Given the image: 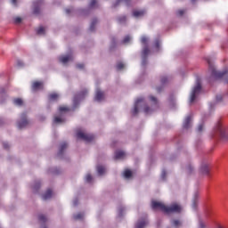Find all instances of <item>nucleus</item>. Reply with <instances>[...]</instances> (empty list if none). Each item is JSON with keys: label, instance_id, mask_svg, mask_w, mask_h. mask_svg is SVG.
Segmentation results:
<instances>
[{"label": "nucleus", "instance_id": "f257e3e1", "mask_svg": "<svg viewBox=\"0 0 228 228\" xmlns=\"http://www.w3.org/2000/svg\"><path fill=\"white\" fill-rule=\"evenodd\" d=\"M151 208L154 210L159 209L162 213H167V215H170V213H181V211H183V206L177 202L167 206L159 201H152Z\"/></svg>", "mask_w": 228, "mask_h": 228}, {"label": "nucleus", "instance_id": "f03ea898", "mask_svg": "<svg viewBox=\"0 0 228 228\" xmlns=\"http://www.w3.org/2000/svg\"><path fill=\"white\" fill-rule=\"evenodd\" d=\"M207 62L208 64V69L211 72V77H213L214 79H222V77H225V81L226 83H228L227 71H217L216 69H215L213 62H211V59L209 58H207Z\"/></svg>", "mask_w": 228, "mask_h": 228}, {"label": "nucleus", "instance_id": "7ed1b4c3", "mask_svg": "<svg viewBox=\"0 0 228 228\" xmlns=\"http://www.w3.org/2000/svg\"><path fill=\"white\" fill-rule=\"evenodd\" d=\"M216 134L220 136L223 142H228V128L222 124V121H218L214 128Z\"/></svg>", "mask_w": 228, "mask_h": 228}, {"label": "nucleus", "instance_id": "20e7f679", "mask_svg": "<svg viewBox=\"0 0 228 228\" xmlns=\"http://www.w3.org/2000/svg\"><path fill=\"white\" fill-rule=\"evenodd\" d=\"M201 90H202V86L200 85V79L197 78L196 86H194L191 94L190 102H195V100L197 99V95L200 94Z\"/></svg>", "mask_w": 228, "mask_h": 228}, {"label": "nucleus", "instance_id": "39448f33", "mask_svg": "<svg viewBox=\"0 0 228 228\" xmlns=\"http://www.w3.org/2000/svg\"><path fill=\"white\" fill-rule=\"evenodd\" d=\"M150 101L152 103V108L149 106H144L143 111L146 113V115H149L150 113H152V111L158 110L159 108V104L158 103V99L152 95L150 96Z\"/></svg>", "mask_w": 228, "mask_h": 228}, {"label": "nucleus", "instance_id": "423d86ee", "mask_svg": "<svg viewBox=\"0 0 228 228\" xmlns=\"http://www.w3.org/2000/svg\"><path fill=\"white\" fill-rule=\"evenodd\" d=\"M77 138L78 140H84V142H94L95 140V136L90 134H85L82 131L77 132Z\"/></svg>", "mask_w": 228, "mask_h": 228}, {"label": "nucleus", "instance_id": "0eeeda50", "mask_svg": "<svg viewBox=\"0 0 228 228\" xmlns=\"http://www.w3.org/2000/svg\"><path fill=\"white\" fill-rule=\"evenodd\" d=\"M144 102H145V100L143 98H139L136 100L134 110H132V115L134 117H135V115H138L140 106H143Z\"/></svg>", "mask_w": 228, "mask_h": 228}, {"label": "nucleus", "instance_id": "6e6552de", "mask_svg": "<svg viewBox=\"0 0 228 228\" xmlns=\"http://www.w3.org/2000/svg\"><path fill=\"white\" fill-rule=\"evenodd\" d=\"M27 117L28 116L26 115V113H22L20 115V121L18 122V127L20 129H24V127H26L28 124H29V121H28Z\"/></svg>", "mask_w": 228, "mask_h": 228}, {"label": "nucleus", "instance_id": "1a4fd4ad", "mask_svg": "<svg viewBox=\"0 0 228 228\" xmlns=\"http://www.w3.org/2000/svg\"><path fill=\"white\" fill-rule=\"evenodd\" d=\"M86 94H88L87 90H84L81 93H79L78 94H77L74 97L73 102L74 104H77V102H79V101H81V99H85V97L86 96Z\"/></svg>", "mask_w": 228, "mask_h": 228}, {"label": "nucleus", "instance_id": "9d476101", "mask_svg": "<svg viewBox=\"0 0 228 228\" xmlns=\"http://www.w3.org/2000/svg\"><path fill=\"white\" fill-rule=\"evenodd\" d=\"M94 101H97V102L104 101V92L101 91L100 89H97L94 96Z\"/></svg>", "mask_w": 228, "mask_h": 228}, {"label": "nucleus", "instance_id": "9b49d317", "mask_svg": "<svg viewBox=\"0 0 228 228\" xmlns=\"http://www.w3.org/2000/svg\"><path fill=\"white\" fill-rule=\"evenodd\" d=\"M42 88H44V83L40 82V81H35L32 84V90L34 92H37V90H42Z\"/></svg>", "mask_w": 228, "mask_h": 228}, {"label": "nucleus", "instance_id": "f8f14e48", "mask_svg": "<svg viewBox=\"0 0 228 228\" xmlns=\"http://www.w3.org/2000/svg\"><path fill=\"white\" fill-rule=\"evenodd\" d=\"M200 174L203 175H209V166L208 164H203L200 169Z\"/></svg>", "mask_w": 228, "mask_h": 228}, {"label": "nucleus", "instance_id": "ddd939ff", "mask_svg": "<svg viewBox=\"0 0 228 228\" xmlns=\"http://www.w3.org/2000/svg\"><path fill=\"white\" fill-rule=\"evenodd\" d=\"M146 11L145 10H134L133 11V17H135V19H138V17H143L145 15Z\"/></svg>", "mask_w": 228, "mask_h": 228}, {"label": "nucleus", "instance_id": "4468645a", "mask_svg": "<svg viewBox=\"0 0 228 228\" xmlns=\"http://www.w3.org/2000/svg\"><path fill=\"white\" fill-rule=\"evenodd\" d=\"M70 60H72L71 55H62V56L59 57V61L61 63H64V64L70 61Z\"/></svg>", "mask_w": 228, "mask_h": 228}, {"label": "nucleus", "instance_id": "2eb2a0df", "mask_svg": "<svg viewBox=\"0 0 228 228\" xmlns=\"http://www.w3.org/2000/svg\"><path fill=\"white\" fill-rule=\"evenodd\" d=\"M69 147V144L67 142H62L61 145H60V148H59V152H58V156H63V152H65V149H67Z\"/></svg>", "mask_w": 228, "mask_h": 228}, {"label": "nucleus", "instance_id": "dca6fc26", "mask_svg": "<svg viewBox=\"0 0 228 228\" xmlns=\"http://www.w3.org/2000/svg\"><path fill=\"white\" fill-rule=\"evenodd\" d=\"M40 4H42V1L37 0L36 2H34V13L35 15H38V13H40V8L38 6H40Z\"/></svg>", "mask_w": 228, "mask_h": 228}, {"label": "nucleus", "instance_id": "f3484780", "mask_svg": "<svg viewBox=\"0 0 228 228\" xmlns=\"http://www.w3.org/2000/svg\"><path fill=\"white\" fill-rule=\"evenodd\" d=\"M53 197V191L51 189H48L45 194H43L42 199L43 200H49Z\"/></svg>", "mask_w": 228, "mask_h": 228}, {"label": "nucleus", "instance_id": "a211bd4d", "mask_svg": "<svg viewBox=\"0 0 228 228\" xmlns=\"http://www.w3.org/2000/svg\"><path fill=\"white\" fill-rule=\"evenodd\" d=\"M190 124H191V116H187L183 122V129H189Z\"/></svg>", "mask_w": 228, "mask_h": 228}, {"label": "nucleus", "instance_id": "6ab92c4d", "mask_svg": "<svg viewBox=\"0 0 228 228\" xmlns=\"http://www.w3.org/2000/svg\"><path fill=\"white\" fill-rule=\"evenodd\" d=\"M126 157V152L124 151H116L115 152V159H123Z\"/></svg>", "mask_w": 228, "mask_h": 228}, {"label": "nucleus", "instance_id": "aec40b11", "mask_svg": "<svg viewBox=\"0 0 228 228\" xmlns=\"http://www.w3.org/2000/svg\"><path fill=\"white\" fill-rule=\"evenodd\" d=\"M147 224H149V222L147 220L143 219L142 221H139L136 224L135 228H143V227H145V225H147Z\"/></svg>", "mask_w": 228, "mask_h": 228}, {"label": "nucleus", "instance_id": "412c9836", "mask_svg": "<svg viewBox=\"0 0 228 228\" xmlns=\"http://www.w3.org/2000/svg\"><path fill=\"white\" fill-rule=\"evenodd\" d=\"M149 53H151V50H149V47H144L142 53V56L143 60H147V56H149Z\"/></svg>", "mask_w": 228, "mask_h": 228}, {"label": "nucleus", "instance_id": "4be33fe9", "mask_svg": "<svg viewBox=\"0 0 228 228\" xmlns=\"http://www.w3.org/2000/svg\"><path fill=\"white\" fill-rule=\"evenodd\" d=\"M13 104L15 106H22L24 104V101L21 98L13 99Z\"/></svg>", "mask_w": 228, "mask_h": 228}, {"label": "nucleus", "instance_id": "5701e85b", "mask_svg": "<svg viewBox=\"0 0 228 228\" xmlns=\"http://www.w3.org/2000/svg\"><path fill=\"white\" fill-rule=\"evenodd\" d=\"M36 31L37 35H45V28L42 26L37 28Z\"/></svg>", "mask_w": 228, "mask_h": 228}, {"label": "nucleus", "instance_id": "b1692460", "mask_svg": "<svg viewBox=\"0 0 228 228\" xmlns=\"http://www.w3.org/2000/svg\"><path fill=\"white\" fill-rule=\"evenodd\" d=\"M97 172L100 175H102V174H104L106 172V168L102 166H98Z\"/></svg>", "mask_w": 228, "mask_h": 228}, {"label": "nucleus", "instance_id": "393cba45", "mask_svg": "<svg viewBox=\"0 0 228 228\" xmlns=\"http://www.w3.org/2000/svg\"><path fill=\"white\" fill-rule=\"evenodd\" d=\"M133 176V172H131V170L126 169L124 172V177H126V179H129V177Z\"/></svg>", "mask_w": 228, "mask_h": 228}, {"label": "nucleus", "instance_id": "a878e982", "mask_svg": "<svg viewBox=\"0 0 228 228\" xmlns=\"http://www.w3.org/2000/svg\"><path fill=\"white\" fill-rule=\"evenodd\" d=\"M74 220H83L85 218V214L83 213H78L75 216H73Z\"/></svg>", "mask_w": 228, "mask_h": 228}, {"label": "nucleus", "instance_id": "bb28decb", "mask_svg": "<svg viewBox=\"0 0 228 228\" xmlns=\"http://www.w3.org/2000/svg\"><path fill=\"white\" fill-rule=\"evenodd\" d=\"M95 24H97V19L93 20L89 28L90 31H95Z\"/></svg>", "mask_w": 228, "mask_h": 228}, {"label": "nucleus", "instance_id": "cd10ccee", "mask_svg": "<svg viewBox=\"0 0 228 228\" xmlns=\"http://www.w3.org/2000/svg\"><path fill=\"white\" fill-rule=\"evenodd\" d=\"M172 224L174 225V227H176V228L181 227V225H183L181 221L177 219L173 220Z\"/></svg>", "mask_w": 228, "mask_h": 228}, {"label": "nucleus", "instance_id": "c85d7f7f", "mask_svg": "<svg viewBox=\"0 0 228 228\" xmlns=\"http://www.w3.org/2000/svg\"><path fill=\"white\" fill-rule=\"evenodd\" d=\"M59 95L56 93H53L49 94V101H56L58 99Z\"/></svg>", "mask_w": 228, "mask_h": 228}, {"label": "nucleus", "instance_id": "c756f323", "mask_svg": "<svg viewBox=\"0 0 228 228\" xmlns=\"http://www.w3.org/2000/svg\"><path fill=\"white\" fill-rule=\"evenodd\" d=\"M61 122H65V119H63L60 117H55L53 119L54 124H61Z\"/></svg>", "mask_w": 228, "mask_h": 228}, {"label": "nucleus", "instance_id": "7c9ffc66", "mask_svg": "<svg viewBox=\"0 0 228 228\" xmlns=\"http://www.w3.org/2000/svg\"><path fill=\"white\" fill-rule=\"evenodd\" d=\"M121 1L126 3V4H129V3H131V0H118L116 2V4H114V8H117V6H118V4H120Z\"/></svg>", "mask_w": 228, "mask_h": 228}, {"label": "nucleus", "instance_id": "2f4dec72", "mask_svg": "<svg viewBox=\"0 0 228 228\" xmlns=\"http://www.w3.org/2000/svg\"><path fill=\"white\" fill-rule=\"evenodd\" d=\"M38 220H39V222H42L43 224H45V222H47V217H45V216H44V215H40L38 216Z\"/></svg>", "mask_w": 228, "mask_h": 228}, {"label": "nucleus", "instance_id": "473e14b6", "mask_svg": "<svg viewBox=\"0 0 228 228\" xmlns=\"http://www.w3.org/2000/svg\"><path fill=\"white\" fill-rule=\"evenodd\" d=\"M126 20H127V18L126 16H120L118 18V21L119 22V24H123V22H126Z\"/></svg>", "mask_w": 228, "mask_h": 228}, {"label": "nucleus", "instance_id": "72a5a7b5", "mask_svg": "<svg viewBox=\"0 0 228 228\" xmlns=\"http://www.w3.org/2000/svg\"><path fill=\"white\" fill-rule=\"evenodd\" d=\"M122 42L124 44H129V42H131V37L130 36H126Z\"/></svg>", "mask_w": 228, "mask_h": 228}, {"label": "nucleus", "instance_id": "f704fd0d", "mask_svg": "<svg viewBox=\"0 0 228 228\" xmlns=\"http://www.w3.org/2000/svg\"><path fill=\"white\" fill-rule=\"evenodd\" d=\"M116 67H117L118 70H122V69H124V67H126V65H124L123 62H118Z\"/></svg>", "mask_w": 228, "mask_h": 228}, {"label": "nucleus", "instance_id": "c9c22d12", "mask_svg": "<svg viewBox=\"0 0 228 228\" xmlns=\"http://www.w3.org/2000/svg\"><path fill=\"white\" fill-rule=\"evenodd\" d=\"M185 170L187 174H191V172H193V168L191 167V165H188Z\"/></svg>", "mask_w": 228, "mask_h": 228}, {"label": "nucleus", "instance_id": "e433bc0d", "mask_svg": "<svg viewBox=\"0 0 228 228\" xmlns=\"http://www.w3.org/2000/svg\"><path fill=\"white\" fill-rule=\"evenodd\" d=\"M14 22L15 24H20L22 22V18L20 17L14 18Z\"/></svg>", "mask_w": 228, "mask_h": 228}, {"label": "nucleus", "instance_id": "4c0bfd02", "mask_svg": "<svg viewBox=\"0 0 228 228\" xmlns=\"http://www.w3.org/2000/svg\"><path fill=\"white\" fill-rule=\"evenodd\" d=\"M159 45H160V42H159V39H157L154 43V47L155 49H159Z\"/></svg>", "mask_w": 228, "mask_h": 228}, {"label": "nucleus", "instance_id": "58836bf2", "mask_svg": "<svg viewBox=\"0 0 228 228\" xmlns=\"http://www.w3.org/2000/svg\"><path fill=\"white\" fill-rule=\"evenodd\" d=\"M95 4H97V0H91L89 6L90 8H94Z\"/></svg>", "mask_w": 228, "mask_h": 228}, {"label": "nucleus", "instance_id": "ea45409f", "mask_svg": "<svg viewBox=\"0 0 228 228\" xmlns=\"http://www.w3.org/2000/svg\"><path fill=\"white\" fill-rule=\"evenodd\" d=\"M59 111L63 112V111H69V108L65 107V106H61L59 108Z\"/></svg>", "mask_w": 228, "mask_h": 228}, {"label": "nucleus", "instance_id": "a19ab883", "mask_svg": "<svg viewBox=\"0 0 228 228\" xmlns=\"http://www.w3.org/2000/svg\"><path fill=\"white\" fill-rule=\"evenodd\" d=\"M86 183H92V175H86Z\"/></svg>", "mask_w": 228, "mask_h": 228}, {"label": "nucleus", "instance_id": "79ce46f5", "mask_svg": "<svg viewBox=\"0 0 228 228\" xmlns=\"http://www.w3.org/2000/svg\"><path fill=\"white\" fill-rule=\"evenodd\" d=\"M141 42H142V44H143L144 45H147V42H148L147 37H142L141 38Z\"/></svg>", "mask_w": 228, "mask_h": 228}, {"label": "nucleus", "instance_id": "37998d69", "mask_svg": "<svg viewBox=\"0 0 228 228\" xmlns=\"http://www.w3.org/2000/svg\"><path fill=\"white\" fill-rule=\"evenodd\" d=\"M203 129H204V125L203 124L199 125V126H198V133H202Z\"/></svg>", "mask_w": 228, "mask_h": 228}, {"label": "nucleus", "instance_id": "c03bdc74", "mask_svg": "<svg viewBox=\"0 0 228 228\" xmlns=\"http://www.w3.org/2000/svg\"><path fill=\"white\" fill-rule=\"evenodd\" d=\"M199 228H206V223H205V222H202V221H200V223H199Z\"/></svg>", "mask_w": 228, "mask_h": 228}, {"label": "nucleus", "instance_id": "a18cd8bd", "mask_svg": "<svg viewBox=\"0 0 228 228\" xmlns=\"http://www.w3.org/2000/svg\"><path fill=\"white\" fill-rule=\"evenodd\" d=\"M167 81H168V78L167 77H161V83L162 85H165V83H167Z\"/></svg>", "mask_w": 228, "mask_h": 228}, {"label": "nucleus", "instance_id": "49530a36", "mask_svg": "<svg viewBox=\"0 0 228 228\" xmlns=\"http://www.w3.org/2000/svg\"><path fill=\"white\" fill-rule=\"evenodd\" d=\"M166 177H167V171L163 170V171H162V174H161V178H162L163 180H165Z\"/></svg>", "mask_w": 228, "mask_h": 228}, {"label": "nucleus", "instance_id": "de8ad7c7", "mask_svg": "<svg viewBox=\"0 0 228 228\" xmlns=\"http://www.w3.org/2000/svg\"><path fill=\"white\" fill-rule=\"evenodd\" d=\"M77 69H85V64H77Z\"/></svg>", "mask_w": 228, "mask_h": 228}, {"label": "nucleus", "instance_id": "09e8293b", "mask_svg": "<svg viewBox=\"0 0 228 228\" xmlns=\"http://www.w3.org/2000/svg\"><path fill=\"white\" fill-rule=\"evenodd\" d=\"M216 99L217 102H220V101H222V95H217Z\"/></svg>", "mask_w": 228, "mask_h": 228}, {"label": "nucleus", "instance_id": "8fccbe9b", "mask_svg": "<svg viewBox=\"0 0 228 228\" xmlns=\"http://www.w3.org/2000/svg\"><path fill=\"white\" fill-rule=\"evenodd\" d=\"M4 149H10V144L4 142Z\"/></svg>", "mask_w": 228, "mask_h": 228}, {"label": "nucleus", "instance_id": "3c124183", "mask_svg": "<svg viewBox=\"0 0 228 228\" xmlns=\"http://www.w3.org/2000/svg\"><path fill=\"white\" fill-rule=\"evenodd\" d=\"M192 208H193V209H197V201L196 200L193 201Z\"/></svg>", "mask_w": 228, "mask_h": 228}, {"label": "nucleus", "instance_id": "603ef678", "mask_svg": "<svg viewBox=\"0 0 228 228\" xmlns=\"http://www.w3.org/2000/svg\"><path fill=\"white\" fill-rule=\"evenodd\" d=\"M178 15H180V16L184 15V11H183V10L178 11Z\"/></svg>", "mask_w": 228, "mask_h": 228}, {"label": "nucleus", "instance_id": "864d4df0", "mask_svg": "<svg viewBox=\"0 0 228 228\" xmlns=\"http://www.w3.org/2000/svg\"><path fill=\"white\" fill-rule=\"evenodd\" d=\"M77 204H79V201L77 200H75L73 201V206H77Z\"/></svg>", "mask_w": 228, "mask_h": 228}, {"label": "nucleus", "instance_id": "5fc2aeb1", "mask_svg": "<svg viewBox=\"0 0 228 228\" xmlns=\"http://www.w3.org/2000/svg\"><path fill=\"white\" fill-rule=\"evenodd\" d=\"M40 188V183H37L34 187L35 190H38Z\"/></svg>", "mask_w": 228, "mask_h": 228}, {"label": "nucleus", "instance_id": "6e6d98bb", "mask_svg": "<svg viewBox=\"0 0 228 228\" xmlns=\"http://www.w3.org/2000/svg\"><path fill=\"white\" fill-rule=\"evenodd\" d=\"M12 4H14V6H17V0H12Z\"/></svg>", "mask_w": 228, "mask_h": 228}, {"label": "nucleus", "instance_id": "4d7b16f0", "mask_svg": "<svg viewBox=\"0 0 228 228\" xmlns=\"http://www.w3.org/2000/svg\"><path fill=\"white\" fill-rule=\"evenodd\" d=\"M161 90H163V87H158L157 88V92H159V93L161 92Z\"/></svg>", "mask_w": 228, "mask_h": 228}, {"label": "nucleus", "instance_id": "13d9d810", "mask_svg": "<svg viewBox=\"0 0 228 228\" xmlns=\"http://www.w3.org/2000/svg\"><path fill=\"white\" fill-rule=\"evenodd\" d=\"M70 12H72L71 9H66V13H70Z\"/></svg>", "mask_w": 228, "mask_h": 228}, {"label": "nucleus", "instance_id": "bf43d9fd", "mask_svg": "<svg viewBox=\"0 0 228 228\" xmlns=\"http://www.w3.org/2000/svg\"><path fill=\"white\" fill-rule=\"evenodd\" d=\"M142 65H145V61H142Z\"/></svg>", "mask_w": 228, "mask_h": 228}, {"label": "nucleus", "instance_id": "052dcab7", "mask_svg": "<svg viewBox=\"0 0 228 228\" xmlns=\"http://www.w3.org/2000/svg\"><path fill=\"white\" fill-rule=\"evenodd\" d=\"M192 3H195V0H191Z\"/></svg>", "mask_w": 228, "mask_h": 228}]
</instances>
